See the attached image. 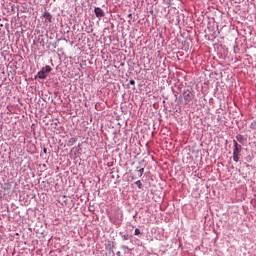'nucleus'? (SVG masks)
Returning <instances> with one entry per match:
<instances>
[{"label": "nucleus", "instance_id": "f257e3e1", "mask_svg": "<svg viewBox=\"0 0 256 256\" xmlns=\"http://www.w3.org/2000/svg\"><path fill=\"white\" fill-rule=\"evenodd\" d=\"M233 145V161H235V163H239V157L243 147L237 142V140H233Z\"/></svg>", "mask_w": 256, "mask_h": 256}, {"label": "nucleus", "instance_id": "f03ea898", "mask_svg": "<svg viewBox=\"0 0 256 256\" xmlns=\"http://www.w3.org/2000/svg\"><path fill=\"white\" fill-rule=\"evenodd\" d=\"M183 99L185 105H189V102L195 99V93L193 91H186L183 93Z\"/></svg>", "mask_w": 256, "mask_h": 256}, {"label": "nucleus", "instance_id": "7ed1b4c3", "mask_svg": "<svg viewBox=\"0 0 256 256\" xmlns=\"http://www.w3.org/2000/svg\"><path fill=\"white\" fill-rule=\"evenodd\" d=\"M109 219L111 223H114L115 225H119V223H121V219H119V213H116L115 215H110Z\"/></svg>", "mask_w": 256, "mask_h": 256}, {"label": "nucleus", "instance_id": "20e7f679", "mask_svg": "<svg viewBox=\"0 0 256 256\" xmlns=\"http://www.w3.org/2000/svg\"><path fill=\"white\" fill-rule=\"evenodd\" d=\"M42 17H44L45 21L47 23H52L53 21V15H51L48 11H45L43 14H42Z\"/></svg>", "mask_w": 256, "mask_h": 256}, {"label": "nucleus", "instance_id": "39448f33", "mask_svg": "<svg viewBox=\"0 0 256 256\" xmlns=\"http://www.w3.org/2000/svg\"><path fill=\"white\" fill-rule=\"evenodd\" d=\"M94 13L96 15V17H105V12L103 11V9L96 7L94 9Z\"/></svg>", "mask_w": 256, "mask_h": 256}, {"label": "nucleus", "instance_id": "423d86ee", "mask_svg": "<svg viewBox=\"0 0 256 256\" xmlns=\"http://www.w3.org/2000/svg\"><path fill=\"white\" fill-rule=\"evenodd\" d=\"M38 79H47V74L44 73L43 70H40L38 73H37V76Z\"/></svg>", "mask_w": 256, "mask_h": 256}, {"label": "nucleus", "instance_id": "0eeeda50", "mask_svg": "<svg viewBox=\"0 0 256 256\" xmlns=\"http://www.w3.org/2000/svg\"><path fill=\"white\" fill-rule=\"evenodd\" d=\"M41 70L47 75V73H51V71H53V68H51L49 65H46Z\"/></svg>", "mask_w": 256, "mask_h": 256}, {"label": "nucleus", "instance_id": "6e6552de", "mask_svg": "<svg viewBox=\"0 0 256 256\" xmlns=\"http://www.w3.org/2000/svg\"><path fill=\"white\" fill-rule=\"evenodd\" d=\"M236 141H238V143L244 144L245 143V138L243 137V135L238 134L236 136Z\"/></svg>", "mask_w": 256, "mask_h": 256}, {"label": "nucleus", "instance_id": "1a4fd4ad", "mask_svg": "<svg viewBox=\"0 0 256 256\" xmlns=\"http://www.w3.org/2000/svg\"><path fill=\"white\" fill-rule=\"evenodd\" d=\"M138 176L143 177V174L145 173V168H139L137 167Z\"/></svg>", "mask_w": 256, "mask_h": 256}, {"label": "nucleus", "instance_id": "9d476101", "mask_svg": "<svg viewBox=\"0 0 256 256\" xmlns=\"http://www.w3.org/2000/svg\"><path fill=\"white\" fill-rule=\"evenodd\" d=\"M135 185H137L138 189H142L143 188V183L141 182V180L136 181Z\"/></svg>", "mask_w": 256, "mask_h": 256}, {"label": "nucleus", "instance_id": "9b49d317", "mask_svg": "<svg viewBox=\"0 0 256 256\" xmlns=\"http://www.w3.org/2000/svg\"><path fill=\"white\" fill-rule=\"evenodd\" d=\"M122 239H123V241H129V239H130L129 234L122 235Z\"/></svg>", "mask_w": 256, "mask_h": 256}, {"label": "nucleus", "instance_id": "f8f14e48", "mask_svg": "<svg viewBox=\"0 0 256 256\" xmlns=\"http://www.w3.org/2000/svg\"><path fill=\"white\" fill-rule=\"evenodd\" d=\"M134 235H141V230L139 228H136L134 230Z\"/></svg>", "mask_w": 256, "mask_h": 256}, {"label": "nucleus", "instance_id": "ddd939ff", "mask_svg": "<svg viewBox=\"0 0 256 256\" xmlns=\"http://www.w3.org/2000/svg\"><path fill=\"white\" fill-rule=\"evenodd\" d=\"M70 143H72V145L75 144V143H77V139H76V138H71V139H70Z\"/></svg>", "mask_w": 256, "mask_h": 256}, {"label": "nucleus", "instance_id": "4468645a", "mask_svg": "<svg viewBox=\"0 0 256 256\" xmlns=\"http://www.w3.org/2000/svg\"><path fill=\"white\" fill-rule=\"evenodd\" d=\"M130 85H135V80H130Z\"/></svg>", "mask_w": 256, "mask_h": 256}, {"label": "nucleus", "instance_id": "2eb2a0df", "mask_svg": "<svg viewBox=\"0 0 256 256\" xmlns=\"http://www.w3.org/2000/svg\"><path fill=\"white\" fill-rule=\"evenodd\" d=\"M122 249H129V247H127V246H122Z\"/></svg>", "mask_w": 256, "mask_h": 256}, {"label": "nucleus", "instance_id": "dca6fc26", "mask_svg": "<svg viewBox=\"0 0 256 256\" xmlns=\"http://www.w3.org/2000/svg\"><path fill=\"white\" fill-rule=\"evenodd\" d=\"M116 255L121 256V252H120V251H118V252L116 253Z\"/></svg>", "mask_w": 256, "mask_h": 256}, {"label": "nucleus", "instance_id": "f3484780", "mask_svg": "<svg viewBox=\"0 0 256 256\" xmlns=\"http://www.w3.org/2000/svg\"><path fill=\"white\" fill-rule=\"evenodd\" d=\"M43 151H44V153H47V148H44V150H43Z\"/></svg>", "mask_w": 256, "mask_h": 256}]
</instances>
